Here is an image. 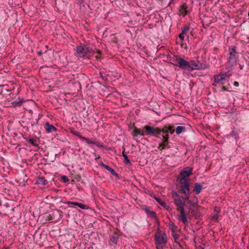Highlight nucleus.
<instances>
[{
  "instance_id": "1",
  "label": "nucleus",
  "mask_w": 249,
  "mask_h": 249,
  "mask_svg": "<svg viewBox=\"0 0 249 249\" xmlns=\"http://www.w3.org/2000/svg\"><path fill=\"white\" fill-rule=\"evenodd\" d=\"M175 57V61L177 64L175 65L182 70L191 71L194 70H202L206 68V65L205 63H201L198 61L190 60L187 61L184 58L178 56H176Z\"/></svg>"
},
{
  "instance_id": "2",
  "label": "nucleus",
  "mask_w": 249,
  "mask_h": 249,
  "mask_svg": "<svg viewBox=\"0 0 249 249\" xmlns=\"http://www.w3.org/2000/svg\"><path fill=\"white\" fill-rule=\"evenodd\" d=\"M154 239L157 249H163V246L165 245L167 242V235L165 233H161V231L158 229L155 235Z\"/></svg>"
},
{
  "instance_id": "3",
  "label": "nucleus",
  "mask_w": 249,
  "mask_h": 249,
  "mask_svg": "<svg viewBox=\"0 0 249 249\" xmlns=\"http://www.w3.org/2000/svg\"><path fill=\"white\" fill-rule=\"evenodd\" d=\"M238 53L235 46L232 45L229 48V56L227 59V64L229 68H231L236 65Z\"/></svg>"
},
{
  "instance_id": "4",
  "label": "nucleus",
  "mask_w": 249,
  "mask_h": 249,
  "mask_svg": "<svg viewBox=\"0 0 249 249\" xmlns=\"http://www.w3.org/2000/svg\"><path fill=\"white\" fill-rule=\"evenodd\" d=\"M180 184V189L178 191V193L182 194L183 196H182V198L184 201L189 200L190 198V183L189 181L179 182Z\"/></svg>"
},
{
  "instance_id": "5",
  "label": "nucleus",
  "mask_w": 249,
  "mask_h": 249,
  "mask_svg": "<svg viewBox=\"0 0 249 249\" xmlns=\"http://www.w3.org/2000/svg\"><path fill=\"white\" fill-rule=\"evenodd\" d=\"M143 130H144L145 135H148L152 136L155 137L160 138L159 136L161 134L160 128L154 127L148 125H146L143 127Z\"/></svg>"
},
{
  "instance_id": "6",
  "label": "nucleus",
  "mask_w": 249,
  "mask_h": 249,
  "mask_svg": "<svg viewBox=\"0 0 249 249\" xmlns=\"http://www.w3.org/2000/svg\"><path fill=\"white\" fill-rule=\"evenodd\" d=\"M172 197L174 200L175 204L177 208V209L181 212L184 211L185 202L182 201L181 197L177 192L174 191L172 194Z\"/></svg>"
},
{
  "instance_id": "7",
  "label": "nucleus",
  "mask_w": 249,
  "mask_h": 249,
  "mask_svg": "<svg viewBox=\"0 0 249 249\" xmlns=\"http://www.w3.org/2000/svg\"><path fill=\"white\" fill-rule=\"evenodd\" d=\"M192 174V168L189 167H186L183 170L180 172L178 180H179V182L189 181L186 178L189 177Z\"/></svg>"
},
{
  "instance_id": "8",
  "label": "nucleus",
  "mask_w": 249,
  "mask_h": 249,
  "mask_svg": "<svg viewBox=\"0 0 249 249\" xmlns=\"http://www.w3.org/2000/svg\"><path fill=\"white\" fill-rule=\"evenodd\" d=\"M121 235L118 232H114L109 235V245L115 248L118 245Z\"/></svg>"
},
{
  "instance_id": "9",
  "label": "nucleus",
  "mask_w": 249,
  "mask_h": 249,
  "mask_svg": "<svg viewBox=\"0 0 249 249\" xmlns=\"http://www.w3.org/2000/svg\"><path fill=\"white\" fill-rule=\"evenodd\" d=\"M161 133H163L162 136H166L169 138V134H172L175 131L174 126L170 124L164 125L162 128H160Z\"/></svg>"
},
{
  "instance_id": "10",
  "label": "nucleus",
  "mask_w": 249,
  "mask_h": 249,
  "mask_svg": "<svg viewBox=\"0 0 249 249\" xmlns=\"http://www.w3.org/2000/svg\"><path fill=\"white\" fill-rule=\"evenodd\" d=\"M230 75L227 72H220L219 74L214 75L213 80L215 83L223 84V82L229 78Z\"/></svg>"
},
{
  "instance_id": "11",
  "label": "nucleus",
  "mask_w": 249,
  "mask_h": 249,
  "mask_svg": "<svg viewBox=\"0 0 249 249\" xmlns=\"http://www.w3.org/2000/svg\"><path fill=\"white\" fill-rule=\"evenodd\" d=\"M0 210L2 213L7 215L9 213L14 211V208L8 202L0 203Z\"/></svg>"
},
{
  "instance_id": "12",
  "label": "nucleus",
  "mask_w": 249,
  "mask_h": 249,
  "mask_svg": "<svg viewBox=\"0 0 249 249\" xmlns=\"http://www.w3.org/2000/svg\"><path fill=\"white\" fill-rule=\"evenodd\" d=\"M75 55L78 57H85L89 51L88 48L83 46H78L76 48Z\"/></svg>"
},
{
  "instance_id": "13",
  "label": "nucleus",
  "mask_w": 249,
  "mask_h": 249,
  "mask_svg": "<svg viewBox=\"0 0 249 249\" xmlns=\"http://www.w3.org/2000/svg\"><path fill=\"white\" fill-rule=\"evenodd\" d=\"M141 208L147 213L148 216L154 218L155 219V221L158 223V224H160V222L156 215L155 212L152 210H150L149 209V208L147 207L146 205L142 206Z\"/></svg>"
},
{
  "instance_id": "14",
  "label": "nucleus",
  "mask_w": 249,
  "mask_h": 249,
  "mask_svg": "<svg viewBox=\"0 0 249 249\" xmlns=\"http://www.w3.org/2000/svg\"><path fill=\"white\" fill-rule=\"evenodd\" d=\"M162 142L159 144L158 149L160 151H162L163 149L170 148V146L169 145V137L166 136H162Z\"/></svg>"
},
{
  "instance_id": "15",
  "label": "nucleus",
  "mask_w": 249,
  "mask_h": 249,
  "mask_svg": "<svg viewBox=\"0 0 249 249\" xmlns=\"http://www.w3.org/2000/svg\"><path fill=\"white\" fill-rule=\"evenodd\" d=\"M36 183L39 185V187L43 188L46 185H47L48 181L45 179L44 177H39L36 178Z\"/></svg>"
},
{
  "instance_id": "16",
  "label": "nucleus",
  "mask_w": 249,
  "mask_h": 249,
  "mask_svg": "<svg viewBox=\"0 0 249 249\" xmlns=\"http://www.w3.org/2000/svg\"><path fill=\"white\" fill-rule=\"evenodd\" d=\"M64 203L68 204L69 205H70L71 206L72 205L78 206V207L80 208L81 209H84V210L88 209L89 208L88 206L85 205V204H83L82 203H79L77 202H72V201H67L66 202H65Z\"/></svg>"
},
{
  "instance_id": "17",
  "label": "nucleus",
  "mask_w": 249,
  "mask_h": 249,
  "mask_svg": "<svg viewBox=\"0 0 249 249\" xmlns=\"http://www.w3.org/2000/svg\"><path fill=\"white\" fill-rule=\"evenodd\" d=\"M45 128L47 133L55 132L57 129L53 125L50 124L49 122H46L45 124Z\"/></svg>"
},
{
  "instance_id": "18",
  "label": "nucleus",
  "mask_w": 249,
  "mask_h": 249,
  "mask_svg": "<svg viewBox=\"0 0 249 249\" xmlns=\"http://www.w3.org/2000/svg\"><path fill=\"white\" fill-rule=\"evenodd\" d=\"M138 135L144 136H145V132L143 129L142 131H141L140 129L134 127V129L132 131V136L135 137H137Z\"/></svg>"
},
{
  "instance_id": "19",
  "label": "nucleus",
  "mask_w": 249,
  "mask_h": 249,
  "mask_svg": "<svg viewBox=\"0 0 249 249\" xmlns=\"http://www.w3.org/2000/svg\"><path fill=\"white\" fill-rule=\"evenodd\" d=\"M194 187L193 192H194L196 195L199 194L202 189V185L200 183H195Z\"/></svg>"
},
{
  "instance_id": "20",
  "label": "nucleus",
  "mask_w": 249,
  "mask_h": 249,
  "mask_svg": "<svg viewBox=\"0 0 249 249\" xmlns=\"http://www.w3.org/2000/svg\"><path fill=\"white\" fill-rule=\"evenodd\" d=\"M155 199L161 206H162L167 210H169L170 207L168 205H167L164 201H162L160 198L155 197Z\"/></svg>"
},
{
  "instance_id": "21",
  "label": "nucleus",
  "mask_w": 249,
  "mask_h": 249,
  "mask_svg": "<svg viewBox=\"0 0 249 249\" xmlns=\"http://www.w3.org/2000/svg\"><path fill=\"white\" fill-rule=\"evenodd\" d=\"M180 213L181 221L183 223L184 225H187L188 224V221L187 220V218L185 211L181 212Z\"/></svg>"
},
{
  "instance_id": "22",
  "label": "nucleus",
  "mask_w": 249,
  "mask_h": 249,
  "mask_svg": "<svg viewBox=\"0 0 249 249\" xmlns=\"http://www.w3.org/2000/svg\"><path fill=\"white\" fill-rule=\"evenodd\" d=\"M171 234L174 238V241L176 243L178 244L181 247V245L180 244L179 242V235L177 233H176V231H174L173 230V232H171Z\"/></svg>"
},
{
  "instance_id": "23",
  "label": "nucleus",
  "mask_w": 249,
  "mask_h": 249,
  "mask_svg": "<svg viewBox=\"0 0 249 249\" xmlns=\"http://www.w3.org/2000/svg\"><path fill=\"white\" fill-rule=\"evenodd\" d=\"M123 151L122 152V156L124 158V162L126 164H131V162H130V160H129L126 154H125V153H124V151L125 150V148L123 147Z\"/></svg>"
},
{
  "instance_id": "24",
  "label": "nucleus",
  "mask_w": 249,
  "mask_h": 249,
  "mask_svg": "<svg viewBox=\"0 0 249 249\" xmlns=\"http://www.w3.org/2000/svg\"><path fill=\"white\" fill-rule=\"evenodd\" d=\"M186 131V128L184 126H178L175 129L176 133L177 135L180 134L182 132Z\"/></svg>"
},
{
  "instance_id": "25",
  "label": "nucleus",
  "mask_w": 249,
  "mask_h": 249,
  "mask_svg": "<svg viewBox=\"0 0 249 249\" xmlns=\"http://www.w3.org/2000/svg\"><path fill=\"white\" fill-rule=\"evenodd\" d=\"M189 203V207H194L197 204L198 201L196 197H195L193 200H187Z\"/></svg>"
},
{
  "instance_id": "26",
  "label": "nucleus",
  "mask_w": 249,
  "mask_h": 249,
  "mask_svg": "<svg viewBox=\"0 0 249 249\" xmlns=\"http://www.w3.org/2000/svg\"><path fill=\"white\" fill-rule=\"evenodd\" d=\"M24 139L26 140V142H28L29 143L32 144L33 146H35L36 147L38 146V144L37 143V141L36 140H34V139L31 138V139H28L26 138H24Z\"/></svg>"
},
{
  "instance_id": "27",
  "label": "nucleus",
  "mask_w": 249,
  "mask_h": 249,
  "mask_svg": "<svg viewBox=\"0 0 249 249\" xmlns=\"http://www.w3.org/2000/svg\"><path fill=\"white\" fill-rule=\"evenodd\" d=\"M188 213H191L192 214V216L194 217L195 218H199L200 215L197 217V215L196 214V211L193 208V207H188Z\"/></svg>"
},
{
  "instance_id": "28",
  "label": "nucleus",
  "mask_w": 249,
  "mask_h": 249,
  "mask_svg": "<svg viewBox=\"0 0 249 249\" xmlns=\"http://www.w3.org/2000/svg\"><path fill=\"white\" fill-rule=\"evenodd\" d=\"M106 169L108 171H109L112 174V175H113L114 176H115L116 177H119L118 174L115 172L114 169H112V168H111L110 167H109V166H107V167L106 168Z\"/></svg>"
},
{
  "instance_id": "29",
  "label": "nucleus",
  "mask_w": 249,
  "mask_h": 249,
  "mask_svg": "<svg viewBox=\"0 0 249 249\" xmlns=\"http://www.w3.org/2000/svg\"><path fill=\"white\" fill-rule=\"evenodd\" d=\"M24 101L23 99H21L19 101H15L12 102V105L14 107H18L21 105V104L23 103Z\"/></svg>"
},
{
  "instance_id": "30",
  "label": "nucleus",
  "mask_w": 249,
  "mask_h": 249,
  "mask_svg": "<svg viewBox=\"0 0 249 249\" xmlns=\"http://www.w3.org/2000/svg\"><path fill=\"white\" fill-rule=\"evenodd\" d=\"M80 139L82 140H85L86 141V142H87V143L88 144H94L95 142L94 141H92L90 139H89L87 138H86V137H80Z\"/></svg>"
},
{
  "instance_id": "31",
  "label": "nucleus",
  "mask_w": 249,
  "mask_h": 249,
  "mask_svg": "<svg viewBox=\"0 0 249 249\" xmlns=\"http://www.w3.org/2000/svg\"><path fill=\"white\" fill-rule=\"evenodd\" d=\"M180 8L184 11V14L183 15V17H185V15L187 14V6L186 3H183L182 5L180 6Z\"/></svg>"
},
{
  "instance_id": "32",
  "label": "nucleus",
  "mask_w": 249,
  "mask_h": 249,
  "mask_svg": "<svg viewBox=\"0 0 249 249\" xmlns=\"http://www.w3.org/2000/svg\"><path fill=\"white\" fill-rule=\"evenodd\" d=\"M169 229L171 230V232H173V230L176 231L178 227L173 222H172L170 225Z\"/></svg>"
},
{
  "instance_id": "33",
  "label": "nucleus",
  "mask_w": 249,
  "mask_h": 249,
  "mask_svg": "<svg viewBox=\"0 0 249 249\" xmlns=\"http://www.w3.org/2000/svg\"><path fill=\"white\" fill-rule=\"evenodd\" d=\"M190 27L189 25H185L181 28V32L183 34H185L186 32L189 30Z\"/></svg>"
},
{
  "instance_id": "34",
  "label": "nucleus",
  "mask_w": 249,
  "mask_h": 249,
  "mask_svg": "<svg viewBox=\"0 0 249 249\" xmlns=\"http://www.w3.org/2000/svg\"><path fill=\"white\" fill-rule=\"evenodd\" d=\"M94 145H96L97 146H98L99 147H103V148H104L106 150H108V149L107 148V146H104L103 144H101L98 142H95Z\"/></svg>"
},
{
  "instance_id": "35",
  "label": "nucleus",
  "mask_w": 249,
  "mask_h": 249,
  "mask_svg": "<svg viewBox=\"0 0 249 249\" xmlns=\"http://www.w3.org/2000/svg\"><path fill=\"white\" fill-rule=\"evenodd\" d=\"M71 133L74 135H75L76 136H77L78 137H79L80 139V137H84L83 136H82V135H81L79 133V132L78 131H74V130H72L71 131Z\"/></svg>"
},
{
  "instance_id": "36",
  "label": "nucleus",
  "mask_w": 249,
  "mask_h": 249,
  "mask_svg": "<svg viewBox=\"0 0 249 249\" xmlns=\"http://www.w3.org/2000/svg\"><path fill=\"white\" fill-rule=\"evenodd\" d=\"M218 214L216 213L212 217V220L215 222H218Z\"/></svg>"
},
{
  "instance_id": "37",
  "label": "nucleus",
  "mask_w": 249,
  "mask_h": 249,
  "mask_svg": "<svg viewBox=\"0 0 249 249\" xmlns=\"http://www.w3.org/2000/svg\"><path fill=\"white\" fill-rule=\"evenodd\" d=\"M61 178L64 182L66 183L69 181V179L66 176H62Z\"/></svg>"
},
{
  "instance_id": "38",
  "label": "nucleus",
  "mask_w": 249,
  "mask_h": 249,
  "mask_svg": "<svg viewBox=\"0 0 249 249\" xmlns=\"http://www.w3.org/2000/svg\"><path fill=\"white\" fill-rule=\"evenodd\" d=\"M184 34L183 33H180L178 36V37L181 42H183L184 39Z\"/></svg>"
},
{
  "instance_id": "39",
  "label": "nucleus",
  "mask_w": 249,
  "mask_h": 249,
  "mask_svg": "<svg viewBox=\"0 0 249 249\" xmlns=\"http://www.w3.org/2000/svg\"><path fill=\"white\" fill-rule=\"evenodd\" d=\"M75 178L77 180H78V181H80V179H81V176H80V175H76V177H75Z\"/></svg>"
},
{
  "instance_id": "40",
  "label": "nucleus",
  "mask_w": 249,
  "mask_h": 249,
  "mask_svg": "<svg viewBox=\"0 0 249 249\" xmlns=\"http://www.w3.org/2000/svg\"><path fill=\"white\" fill-rule=\"evenodd\" d=\"M100 165H101L102 167H104V168H106H106L107 167V166H108V165H107L105 164H104L102 161H101V163H100Z\"/></svg>"
},
{
  "instance_id": "41",
  "label": "nucleus",
  "mask_w": 249,
  "mask_h": 249,
  "mask_svg": "<svg viewBox=\"0 0 249 249\" xmlns=\"http://www.w3.org/2000/svg\"><path fill=\"white\" fill-rule=\"evenodd\" d=\"M175 0H170V1L168 4V6H170V5L172 3H174Z\"/></svg>"
},
{
  "instance_id": "42",
  "label": "nucleus",
  "mask_w": 249,
  "mask_h": 249,
  "mask_svg": "<svg viewBox=\"0 0 249 249\" xmlns=\"http://www.w3.org/2000/svg\"><path fill=\"white\" fill-rule=\"evenodd\" d=\"M214 210L216 212L217 214H218V213L220 212V209L216 207H215V210Z\"/></svg>"
},
{
  "instance_id": "43",
  "label": "nucleus",
  "mask_w": 249,
  "mask_h": 249,
  "mask_svg": "<svg viewBox=\"0 0 249 249\" xmlns=\"http://www.w3.org/2000/svg\"><path fill=\"white\" fill-rule=\"evenodd\" d=\"M234 85L236 87H238L239 86V83L237 81H235L233 83Z\"/></svg>"
},
{
  "instance_id": "44",
  "label": "nucleus",
  "mask_w": 249,
  "mask_h": 249,
  "mask_svg": "<svg viewBox=\"0 0 249 249\" xmlns=\"http://www.w3.org/2000/svg\"><path fill=\"white\" fill-rule=\"evenodd\" d=\"M77 2H78V3H82L84 2V0H76Z\"/></svg>"
},
{
  "instance_id": "45",
  "label": "nucleus",
  "mask_w": 249,
  "mask_h": 249,
  "mask_svg": "<svg viewBox=\"0 0 249 249\" xmlns=\"http://www.w3.org/2000/svg\"><path fill=\"white\" fill-rule=\"evenodd\" d=\"M222 89L225 91L227 90V89L225 86H223L222 87Z\"/></svg>"
},
{
  "instance_id": "46",
  "label": "nucleus",
  "mask_w": 249,
  "mask_h": 249,
  "mask_svg": "<svg viewBox=\"0 0 249 249\" xmlns=\"http://www.w3.org/2000/svg\"><path fill=\"white\" fill-rule=\"evenodd\" d=\"M43 53L41 51H39L37 52V54L38 55L41 56L42 54Z\"/></svg>"
},
{
  "instance_id": "47",
  "label": "nucleus",
  "mask_w": 249,
  "mask_h": 249,
  "mask_svg": "<svg viewBox=\"0 0 249 249\" xmlns=\"http://www.w3.org/2000/svg\"><path fill=\"white\" fill-rule=\"evenodd\" d=\"M243 67H244L243 65L239 64V68L241 70L243 69Z\"/></svg>"
},
{
  "instance_id": "48",
  "label": "nucleus",
  "mask_w": 249,
  "mask_h": 249,
  "mask_svg": "<svg viewBox=\"0 0 249 249\" xmlns=\"http://www.w3.org/2000/svg\"><path fill=\"white\" fill-rule=\"evenodd\" d=\"M48 217H49V220H52V216H51V215H50Z\"/></svg>"
},
{
  "instance_id": "49",
  "label": "nucleus",
  "mask_w": 249,
  "mask_h": 249,
  "mask_svg": "<svg viewBox=\"0 0 249 249\" xmlns=\"http://www.w3.org/2000/svg\"><path fill=\"white\" fill-rule=\"evenodd\" d=\"M98 53L99 54H101V51L100 50H98Z\"/></svg>"
},
{
  "instance_id": "50",
  "label": "nucleus",
  "mask_w": 249,
  "mask_h": 249,
  "mask_svg": "<svg viewBox=\"0 0 249 249\" xmlns=\"http://www.w3.org/2000/svg\"><path fill=\"white\" fill-rule=\"evenodd\" d=\"M159 1L162 2L164 0H158Z\"/></svg>"
},
{
  "instance_id": "51",
  "label": "nucleus",
  "mask_w": 249,
  "mask_h": 249,
  "mask_svg": "<svg viewBox=\"0 0 249 249\" xmlns=\"http://www.w3.org/2000/svg\"><path fill=\"white\" fill-rule=\"evenodd\" d=\"M114 42H115V43H117V41H116V40H114Z\"/></svg>"
},
{
  "instance_id": "52",
  "label": "nucleus",
  "mask_w": 249,
  "mask_h": 249,
  "mask_svg": "<svg viewBox=\"0 0 249 249\" xmlns=\"http://www.w3.org/2000/svg\"><path fill=\"white\" fill-rule=\"evenodd\" d=\"M114 42H115V43H117V41H116V40H114Z\"/></svg>"
}]
</instances>
